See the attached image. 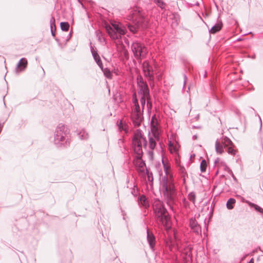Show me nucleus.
Listing matches in <instances>:
<instances>
[{
	"instance_id": "f257e3e1",
	"label": "nucleus",
	"mask_w": 263,
	"mask_h": 263,
	"mask_svg": "<svg viewBox=\"0 0 263 263\" xmlns=\"http://www.w3.org/2000/svg\"><path fill=\"white\" fill-rule=\"evenodd\" d=\"M162 164L165 173V176L162 178V186L163 189V195L166 200L167 204L171 207L175 202L177 195L175 187L174 178L171 172V166L169 164L162 160Z\"/></svg>"
},
{
	"instance_id": "f03ea898",
	"label": "nucleus",
	"mask_w": 263,
	"mask_h": 263,
	"mask_svg": "<svg viewBox=\"0 0 263 263\" xmlns=\"http://www.w3.org/2000/svg\"><path fill=\"white\" fill-rule=\"evenodd\" d=\"M152 207L155 218L157 222L163 226L166 227L170 218L163 202L159 199H154L152 203Z\"/></svg>"
},
{
	"instance_id": "7ed1b4c3",
	"label": "nucleus",
	"mask_w": 263,
	"mask_h": 263,
	"mask_svg": "<svg viewBox=\"0 0 263 263\" xmlns=\"http://www.w3.org/2000/svg\"><path fill=\"white\" fill-rule=\"evenodd\" d=\"M132 15V18L136 22L135 25L128 24V28L129 30L133 32L136 33L139 28L145 29L150 27L151 23L148 18L145 17L141 11L136 8L134 9L130 12Z\"/></svg>"
},
{
	"instance_id": "20e7f679",
	"label": "nucleus",
	"mask_w": 263,
	"mask_h": 263,
	"mask_svg": "<svg viewBox=\"0 0 263 263\" xmlns=\"http://www.w3.org/2000/svg\"><path fill=\"white\" fill-rule=\"evenodd\" d=\"M53 143L58 147H66L69 145V136L67 128L64 125L59 124L56 128Z\"/></svg>"
},
{
	"instance_id": "39448f33",
	"label": "nucleus",
	"mask_w": 263,
	"mask_h": 263,
	"mask_svg": "<svg viewBox=\"0 0 263 263\" xmlns=\"http://www.w3.org/2000/svg\"><path fill=\"white\" fill-rule=\"evenodd\" d=\"M134 152L136 155H143L142 146L147 147V140L140 129H137L134 135L132 140Z\"/></svg>"
},
{
	"instance_id": "423d86ee",
	"label": "nucleus",
	"mask_w": 263,
	"mask_h": 263,
	"mask_svg": "<svg viewBox=\"0 0 263 263\" xmlns=\"http://www.w3.org/2000/svg\"><path fill=\"white\" fill-rule=\"evenodd\" d=\"M142 70L144 77L147 78L152 87H154L155 85V75L158 80H160L161 79V74H157L155 72L153 67L147 61H144L143 63Z\"/></svg>"
},
{
	"instance_id": "0eeeda50",
	"label": "nucleus",
	"mask_w": 263,
	"mask_h": 263,
	"mask_svg": "<svg viewBox=\"0 0 263 263\" xmlns=\"http://www.w3.org/2000/svg\"><path fill=\"white\" fill-rule=\"evenodd\" d=\"M106 30L110 37L114 40L121 39V35L125 34V29L119 24L115 23L112 24L111 26L107 25Z\"/></svg>"
},
{
	"instance_id": "6e6552de",
	"label": "nucleus",
	"mask_w": 263,
	"mask_h": 263,
	"mask_svg": "<svg viewBox=\"0 0 263 263\" xmlns=\"http://www.w3.org/2000/svg\"><path fill=\"white\" fill-rule=\"evenodd\" d=\"M131 48L135 58L138 60L145 58L148 53L146 47L141 42L137 41L133 42Z\"/></svg>"
},
{
	"instance_id": "1a4fd4ad",
	"label": "nucleus",
	"mask_w": 263,
	"mask_h": 263,
	"mask_svg": "<svg viewBox=\"0 0 263 263\" xmlns=\"http://www.w3.org/2000/svg\"><path fill=\"white\" fill-rule=\"evenodd\" d=\"M143 155H136L133 160V163L137 168V171L140 173H144L146 170V164L142 159Z\"/></svg>"
},
{
	"instance_id": "9d476101",
	"label": "nucleus",
	"mask_w": 263,
	"mask_h": 263,
	"mask_svg": "<svg viewBox=\"0 0 263 263\" xmlns=\"http://www.w3.org/2000/svg\"><path fill=\"white\" fill-rule=\"evenodd\" d=\"M221 141L223 144L224 147L227 148V152L229 154L235 155L236 151L234 149L235 145L232 141L227 137H222Z\"/></svg>"
},
{
	"instance_id": "9b49d317",
	"label": "nucleus",
	"mask_w": 263,
	"mask_h": 263,
	"mask_svg": "<svg viewBox=\"0 0 263 263\" xmlns=\"http://www.w3.org/2000/svg\"><path fill=\"white\" fill-rule=\"evenodd\" d=\"M189 226L192 232L196 235H199L201 233V227L198 224L195 217H191L189 220Z\"/></svg>"
},
{
	"instance_id": "f8f14e48",
	"label": "nucleus",
	"mask_w": 263,
	"mask_h": 263,
	"mask_svg": "<svg viewBox=\"0 0 263 263\" xmlns=\"http://www.w3.org/2000/svg\"><path fill=\"white\" fill-rule=\"evenodd\" d=\"M154 133L148 132V146L150 149L154 150L157 145V141L160 140V133H158V135H155Z\"/></svg>"
},
{
	"instance_id": "ddd939ff",
	"label": "nucleus",
	"mask_w": 263,
	"mask_h": 263,
	"mask_svg": "<svg viewBox=\"0 0 263 263\" xmlns=\"http://www.w3.org/2000/svg\"><path fill=\"white\" fill-rule=\"evenodd\" d=\"M146 239L149 247L152 251H155L156 245V237L152 231H150L148 227H146Z\"/></svg>"
},
{
	"instance_id": "4468645a",
	"label": "nucleus",
	"mask_w": 263,
	"mask_h": 263,
	"mask_svg": "<svg viewBox=\"0 0 263 263\" xmlns=\"http://www.w3.org/2000/svg\"><path fill=\"white\" fill-rule=\"evenodd\" d=\"M183 258L184 263H191L192 262V248L189 246L184 247L183 252Z\"/></svg>"
},
{
	"instance_id": "2eb2a0df",
	"label": "nucleus",
	"mask_w": 263,
	"mask_h": 263,
	"mask_svg": "<svg viewBox=\"0 0 263 263\" xmlns=\"http://www.w3.org/2000/svg\"><path fill=\"white\" fill-rule=\"evenodd\" d=\"M159 121L156 115H153L151 121V131L149 132L154 133L156 136L158 135V133H159Z\"/></svg>"
},
{
	"instance_id": "dca6fc26",
	"label": "nucleus",
	"mask_w": 263,
	"mask_h": 263,
	"mask_svg": "<svg viewBox=\"0 0 263 263\" xmlns=\"http://www.w3.org/2000/svg\"><path fill=\"white\" fill-rule=\"evenodd\" d=\"M131 119L135 126H139L143 119L142 112H132Z\"/></svg>"
},
{
	"instance_id": "f3484780",
	"label": "nucleus",
	"mask_w": 263,
	"mask_h": 263,
	"mask_svg": "<svg viewBox=\"0 0 263 263\" xmlns=\"http://www.w3.org/2000/svg\"><path fill=\"white\" fill-rule=\"evenodd\" d=\"M138 93L146 98H150L149 89L146 83H142L140 86H138Z\"/></svg>"
},
{
	"instance_id": "a211bd4d",
	"label": "nucleus",
	"mask_w": 263,
	"mask_h": 263,
	"mask_svg": "<svg viewBox=\"0 0 263 263\" xmlns=\"http://www.w3.org/2000/svg\"><path fill=\"white\" fill-rule=\"evenodd\" d=\"M28 62L26 59L22 58L20 59L18 63L17 64L16 69L15 70L16 72H19L20 71H24L27 67Z\"/></svg>"
},
{
	"instance_id": "6ab92c4d",
	"label": "nucleus",
	"mask_w": 263,
	"mask_h": 263,
	"mask_svg": "<svg viewBox=\"0 0 263 263\" xmlns=\"http://www.w3.org/2000/svg\"><path fill=\"white\" fill-rule=\"evenodd\" d=\"M138 202L139 205L143 206L145 209H147L149 207V202L144 195H141L138 197Z\"/></svg>"
},
{
	"instance_id": "aec40b11",
	"label": "nucleus",
	"mask_w": 263,
	"mask_h": 263,
	"mask_svg": "<svg viewBox=\"0 0 263 263\" xmlns=\"http://www.w3.org/2000/svg\"><path fill=\"white\" fill-rule=\"evenodd\" d=\"M132 97L133 103L134 104L133 112H141L136 92L133 94Z\"/></svg>"
},
{
	"instance_id": "412c9836",
	"label": "nucleus",
	"mask_w": 263,
	"mask_h": 263,
	"mask_svg": "<svg viewBox=\"0 0 263 263\" xmlns=\"http://www.w3.org/2000/svg\"><path fill=\"white\" fill-rule=\"evenodd\" d=\"M222 27V23L221 21L218 22L217 23L215 24L210 30V33L215 34L216 32L219 31Z\"/></svg>"
},
{
	"instance_id": "4be33fe9",
	"label": "nucleus",
	"mask_w": 263,
	"mask_h": 263,
	"mask_svg": "<svg viewBox=\"0 0 263 263\" xmlns=\"http://www.w3.org/2000/svg\"><path fill=\"white\" fill-rule=\"evenodd\" d=\"M223 144L221 140L217 139L215 142V149L217 153L221 154L223 153Z\"/></svg>"
},
{
	"instance_id": "5701e85b",
	"label": "nucleus",
	"mask_w": 263,
	"mask_h": 263,
	"mask_svg": "<svg viewBox=\"0 0 263 263\" xmlns=\"http://www.w3.org/2000/svg\"><path fill=\"white\" fill-rule=\"evenodd\" d=\"M90 50L93 58L95 61L96 63L97 64L98 63H99L100 62H101L102 61L101 60L100 55L98 54L97 51L92 46H90Z\"/></svg>"
},
{
	"instance_id": "b1692460",
	"label": "nucleus",
	"mask_w": 263,
	"mask_h": 263,
	"mask_svg": "<svg viewBox=\"0 0 263 263\" xmlns=\"http://www.w3.org/2000/svg\"><path fill=\"white\" fill-rule=\"evenodd\" d=\"M78 135L81 140H86L88 138V134L84 129L78 131Z\"/></svg>"
},
{
	"instance_id": "393cba45",
	"label": "nucleus",
	"mask_w": 263,
	"mask_h": 263,
	"mask_svg": "<svg viewBox=\"0 0 263 263\" xmlns=\"http://www.w3.org/2000/svg\"><path fill=\"white\" fill-rule=\"evenodd\" d=\"M236 203V200L233 198H229L226 203L227 208L228 210H232L234 208V205Z\"/></svg>"
},
{
	"instance_id": "a878e982",
	"label": "nucleus",
	"mask_w": 263,
	"mask_h": 263,
	"mask_svg": "<svg viewBox=\"0 0 263 263\" xmlns=\"http://www.w3.org/2000/svg\"><path fill=\"white\" fill-rule=\"evenodd\" d=\"M104 76L109 79H111L112 78V74L110 70V69L108 68H105L102 71Z\"/></svg>"
},
{
	"instance_id": "bb28decb",
	"label": "nucleus",
	"mask_w": 263,
	"mask_h": 263,
	"mask_svg": "<svg viewBox=\"0 0 263 263\" xmlns=\"http://www.w3.org/2000/svg\"><path fill=\"white\" fill-rule=\"evenodd\" d=\"M158 7H160L162 10L165 8V3L162 0H152Z\"/></svg>"
},
{
	"instance_id": "cd10ccee",
	"label": "nucleus",
	"mask_w": 263,
	"mask_h": 263,
	"mask_svg": "<svg viewBox=\"0 0 263 263\" xmlns=\"http://www.w3.org/2000/svg\"><path fill=\"white\" fill-rule=\"evenodd\" d=\"M249 205L250 207L254 208V209L257 212L263 214V209L258 205L252 202H249Z\"/></svg>"
},
{
	"instance_id": "c85d7f7f",
	"label": "nucleus",
	"mask_w": 263,
	"mask_h": 263,
	"mask_svg": "<svg viewBox=\"0 0 263 263\" xmlns=\"http://www.w3.org/2000/svg\"><path fill=\"white\" fill-rule=\"evenodd\" d=\"M60 27L62 30L67 31L69 28V24L68 22H62L60 23Z\"/></svg>"
},
{
	"instance_id": "c756f323",
	"label": "nucleus",
	"mask_w": 263,
	"mask_h": 263,
	"mask_svg": "<svg viewBox=\"0 0 263 263\" xmlns=\"http://www.w3.org/2000/svg\"><path fill=\"white\" fill-rule=\"evenodd\" d=\"M96 36L98 39V40L100 42H105V38L103 36V33L100 30H97L96 32Z\"/></svg>"
},
{
	"instance_id": "7c9ffc66",
	"label": "nucleus",
	"mask_w": 263,
	"mask_h": 263,
	"mask_svg": "<svg viewBox=\"0 0 263 263\" xmlns=\"http://www.w3.org/2000/svg\"><path fill=\"white\" fill-rule=\"evenodd\" d=\"M207 167V163L205 160H202L200 162V171L202 173L206 171Z\"/></svg>"
},
{
	"instance_id": "2f4dec72",
	"label": "nucleus",
	"mask_w": 263,
	"mask_h": 263,
	"mask_svg": "<svg viewBox=\"0 0 263 263\" xmlns=\"http://www.w3.org/2000/svg\"><path fill=\"white\" fill-rule=\"evenodd\" d=\"M169 150L171 153H175L177 152V148L176 146L174 145L171 141L169 142Z\"/></svg>"
},
{
	"instance_id": "473e14b6",
	"label": "nucleus",
	"mask_w": 263,
	"mask_h": 263,
	"mask_svg": "<svg viewBox=\"0 0 263 263\" xmlns=\"http://www.w3.org/2000/svg\"><path fill=\"white\" fill-rule=\"evenodd\" d=\"M188 198L189 199L192 201L193 203H195L196 200V195L194 192H190L188 194Z\"/></svg>"
},
{
	"instance_id": "72a5a7b5",
	"label": "nucleus",
	"mask_w": 263,
	"mask_h": 263,
	"mask_svg": "<svg viewBox=\"0 0 263 263\" xmlns=\"http://www.w3.org/2000/svg\"><path fill=\"white\" fill-rule=\"evenodd\" d=\"M179 172L180 175L187 174L184 167L183 166L180 165V164L179 165Z\"/></svg>"
},
{
	"instance_id": "f704fd0d",
	"label": "nucleus",
	"mask_w": 263,
	"mask_h": 263,
	"mask_svg": "<svg viewBox=\"0 0 263 263\" xmlns=\"http://www.w3.org/2000/svg\"><path fill=\"white\" fill-rule=\"evenodd\" d=\"M146 174L147 176V179L148 181L149 182H153V174L152 172H149L147 169H146Z\"/></svg>"
},
{
	"instance_id": "c9c22d12",
	"label": "nucleus",
	"mask_w": 263,
	"mask_h": 263,
	"mask_svg": "<svg viewBox=\"0 0 263 263\" xmlns=\"http://www.w3.org/2000/svg\"><path fill=\"white\" fill-rule=\"evenodd\" d=\"M50 30L53 29V27L55 29V19H54V17L52 16L51 17V19L50 21Z\"/></svg>"
},
{
	"instance_id": "e433bc0d",
	"label": "nucleus",
	"mask_w": 263,
	"mask_h": 263,
	"mask_svg": "<svg viewBox=\"0 0 263 263\" xmlns=\"http://www.w3.org/2000/svg\"><path fill=\"white\" fill-rule=\"evenodd\" d=\"M137 85L138 86H140L142 84V83H146L144 81L143 78L141 76L138 77L137 78Z\"/></svg>"
},
{
	"instance_id": "4c0bfd02",
	"label": "nucleus",
	"mask_w": 263,
	"mask_h": 263,
	"mask_svg": "<svg viewBox=\"0 0 263 263\" xmlns=\"http://www.w3.org/2000/svg\"><path fill=\"white\" fill-rule=\"evenodd\" d=\"M146 100V96H141L140 101V103H141V106H142V107L143 109L144 107Z\"/></svg>"
},
{
	"instance_id": "58836bf2",
	"label": "nucleus",
	"mask_w": 263,
	"mask_h": 263,
	"mask_svg": "<svg viewBox=\"0 0 263 263\" xmlns=\"http://www.w3.org/2000/svg\"><path fill=\"white\" fill-rule=\"evenodd\" d=\"M174 247V243L172 241H167L166 243V247L168 248L170 251L172 250L173 248Z\"/></svg>"
},
{
	"instance_id": "ea45409f",
	"label": "nucleus",
	"mask_w": 263,
	"mask_h": 263,
	"mask_svg": "<svg viewBox=\"0 0 263 263\" xmlns=\"http://www.w3.org/2000/svg\"><path fill=\"white\" fill-rule=\"evenodd\" d=\"M180 176H181V179L182 180L183 184L184 185H185V184H186V179L187 178H188V174H187V173L183 174V175H181Z\"/></svg>"
},
{
	"instance_id": "a19ab883",
	"label": "nucleus",
	"mask_w": 263,
	"mask_h": 263,
	"mask_svg": "<svg viewBox=\"0 0 263 263\" xmlns=\"http://www.w3.org/2000/svg\"><path fill=\"white\" fill-rule=\"evenodd\" d=\"M182 204H183V205L184 206V207L187 208L189 206V203L187 201V200L185 198H183L182 199Z\"/></svg>"
},
{
	"instance_id": "79ce46f5",
	"label": "nucleus",
	"mask_w": 263,
	"mask_h": 263,
	"mask_svg": "<svg viewBox=\"0 0 263 263\" xmlns=\"http://www.w3.org/2000/svg\"><path fill=\"white\" fill-rule=\"evenodd\" d=\"M147 100V106L148 107L151 108L152 107V104L151 101V97L150 98H146Z\"/></svg>"
},
{
	"instance_id": "37998d69",
	"label": "nucleus",
	"mask_w": 263,
	"mask_h": 263,
	"mask_svg": "<svg viewBox=\"0 0 263 263\" xmlns=\"http://www.w3.org/2000/svg\"><path fill=\"white\" fill-rule=\"evenodd\" d=\"M183 78H184V83H183L184 84H183V88H184L185 84H186L187 80V77L186 74H185V73L183 74Z\"/></svg>"
},
{
	"instance_id": "c03bdc74",
	"label": "nucleus",
	"mask_w": 263,
	"mask_h": 263,
	"mask_svg": "<svg viewBox=\"0 0 263 263\" xmlns=\"http://www.w3.org/2000/svg\"><path fill=\"white\" fill-rule=\"evenodd\" d=\"M97 65H98V66L100 67V68L101 69L102 71L105 68L103 67L102 61L101 62H100L99 63H97Z\"/></svg>"
},
{
	"instance_id": "a18cd8bd",
	"label": "nucleus",
	"mask_w": 263,
	"mask_h": 263,
	"mask_svg": "<svg viewBox=\"0 0 263 263\" xmlns=\"http://www.w3.org/2000/svg\"><path fill=\"white\" fill-rule=\"evenodd\" d=\"M148 153L149 157H151V158H153V156L154 155L153 150L151 149V151H148Z\"/></svg>"
},
{
	"instance_id": "49530a36",
	"label": "nucleus",
	"mask_w": 263,
	"mask_h": 263,
	"mask_svg": "<svg viewBox=\"0 0 263 263\" xmlns=\"http://www.w3.org/2000/svg\"><path fill=\"white\" fill-rule=\"evenodd\" d=\"M231 176H232V177L233 178V180H234L235 182H237V178L235 177V176H234V174H233L232 175H231Z\"/></svg>"
},
{
	"instance_id": "de8ad7c7",
	"label": "nucleus",
	"mask_w": 263,
	"mask_h": 263,
	"mask_svg": "<svg viewBox=\"0 0 263 263\" xmlns=\"http://www.w3.org/2000/svg\"><path fill=\"white\" fill-rule=\"evenodd\" d=\"M224 171H227H227L228 170V169H229V168H229V167H228L226 164H224Z\"/></svg>"
},
{
	"instance_id": "09e8293b",
	"label": "nucleus",
	"mask_w": 263,
	"mask_h": 263,
	"mask_svg": "<svg viewBox=\"0 0 263 263\" xmlns=\"http://www.w3.org/2000/svg\"><path fill=\"white\" fill-rule=\"evenodd\" d=\"M227 172L228 173H229L231 175L233 174V172L232 171V170L230 168L228 169V170L227 171Z\"/></svg>"
},
{
	"instance_id": "8fccbe9b",
	"label": "nucleus",
	"mask_w": 263,
	"mask_h": 263,
	"mask_svg": "<svg viewBox=\"0 0 263 263\" xmlns=\"http://www.w3.org/2000/svg\"><path fill=\"white\" fill-rule=\"evenodd\" d=\"M227 172L228 173H229L231 175L233 174V172L232 171V170L230 168L228 169V170L227 171Z\"/></svg>"
},
{
	"instance_id": "3c124183",
	"label": "nucleus",
	"mask_w": 263,
	"mask_h": 263,
	"mask_svg": "<svg viewBox=\"0 0 263 263\" xmlns=\"http://www.w3.org/2000/svg\"><path fill=\"white\" fill-rule=\"evenodd\" d=\"M132 194H133L134 196H135L136 195L135 194V188H133L132 191L131 192Z\"/></svg>"
},
{
	"instance_id": "603ef678",
	"label": "nucleus",
	"mask_w": 263,
	"mask_h": 263,
	"mask_svg": "<svg viewBox=\"0 0 263 263\" xmlns=\"http://www.w3.org/2000/svg\"><path fill=\"white\" fill-rule=\"evenodd\" d=\"M51 33L52 36L54 37L55 35V32L53 31V29L51 30Z\"/></svg>"
},
{
	"instance_id": "864d4df0",
	"label": "nucleus",
	"mask_w": 263,
	"mask_h": 263,
	"mask_svg": "<svg viewBox=\"0 0 263 263\" xmlns=\"http://www.w3.org/2000/svg\"><path fill=\"white\" fill-rule=\"evenodd\" d=\"M219 160H220L219 158H217L215 160L214 163L215 164H217V163L219 162Z\"/></svg>"
},
{
	"instance_id": "5fc2aeb1",
	"label": "nucleus",
	"mask_w": 263,
	"mask_h": 263,
	"mask_svg": "<svg viewBox=\"0 0 263 263\" xmlns=\"http://www.w3.org/2000/svg\"><path fill=\"white\" fill-rule=\"evenodd\" d=\"M248 263H254V259L252 258Z\"/></svg>"
},
{
	"instance_id": "6e6d98bb",
	"label": "nucleus",
	"mask_w": 263,
	"mask_h": 263,
	"mask_svg": "<svg viewBox=\"0 0 263 263\" xmlns=\"http://www.w3.org/2000/svg\"><path fill=\"white\" fill-rule=\"evenodd\" d=\"M193 139L195 140V139H197L198 138V136L197 135H194L193 136Z\"/></svg>"
},
{
	"instance_id": "4d7b16f0",
	"label": "nucleus",
	"mask_w": 263,
	"mask_h": 263,
	"mask_svg": "<svg viewBox=\"0 0 263 263\" xmlns=\"http://www.w3.org/2000/svg\"><path fill=\"white\" fill-rule=\"evenodd\" d=\"M71 36V32H70L69 33V34H68V39H67V40H69V39L70 38Z\"/></svg>"
},
{
	"instance_id": "13d9d810",
	"label": "nucleus",
	"mask_w": 263,
	"mask_h": 263,
	"mask_svg": "<svg viewBox=\"0 0 263 263\" xmlns=\"http://www.w3.org/2000/svg\"><path fill=\"white\" fill-rule=\"evenodd\" d=\"M259 120H260V128H261V126H262V122H261V120L260 117H259Z\"/></svg>"
},
{
	"instance_id": "bf43d9fd",
	"label": "nucleus",
	"mask_w": 263,
	"mask_h": 263,
	"mask_svg": "<svg viewBox=\"0 0 263 263\" xmlns=\"http://www.w3.org/2000/svg\"><path fill=\"white\" fill-rule=\"evenodd\" d=\"M119 128H120V129H123V128L121 127V121L120 122V123Z\"/></svg>"
},
{
	"instance_id": "052dcab7",
	"label": "nucleus",
	"mask_w": 263,
	"mask_h": 263,
	"mask_svg": "<svg viewBox=\"0 0 263 263\" xmlns=\"http://www.w3.org/2000/svg\"><path fill=\"white\" fill-rule=\"evenodd\" d=\"M194 127L195 128H200V127H199V126H194Z\"/></svg>"
},
{
	"instance_id": "680f3d73",
	"label": "nucleus",
	"mask_w": 263,
	"mask_h": 263,
	"mask_svg": "<svg viewBox=\"0 0 263 263\" xmlns=\"http://www.w3.org/2000/svg\"><path fill=\"white\" fill-rule=\"evenodd\" d=\"M206 71H205V73H204V77H206Z\"/></svg>"
},
{
	"instance_id": "e2e57ef3",
	"label": "nucleus",
	"mask_w": 263,
	"mask_h": 263,
	"mask_svg": "<svg viewBox=\"0 0 263 263\" xmlns=\"http://www.w3.org/2000/svg\"><path fill=\"white\" fill-rule=\"evenodd\" d=\"M190 90V87H188V90L187 91V92L189 91Z\"/></svg>"
},
{
	"instance_id": "0e129e2a",
	"label": "nucleus",
	"mask_w": 263,
	"mask_h": 263,
	"mask_svg": "<svg viewBox=\"0 0 263 263\" xmlns=\"http://www.w3.org/2000/svg\"><path fill=\"white\" fill-rule=\"evenodd\" d=\"M193 156H195V155H193V156H191V157H193Z\"/></svg>"
},
{
	"instance_id": "69168bd1",
	"label": "nucleus",
	"mask_w": 263,
	"mask_h": 263,
	"mask_svg": "<svg viewBox=\"0 0 263 263\" xmlns=\"http://www.w3.org/2000/svg\"><path fill=\"white\" fill-rule=\"evenodd\" d=\"M193 156H195V155H193V156H191V157H193Z\"/></svg>"
},
{
	"instance_id": "338daca9",
	"label": "nucleus",
	"mask_w": 263,
	"mask_h": 263,
	"mask_svg": "<svg viewBox=\"0 0 263 263\" xmlns=\"http://www.w3.org/2000/svg\"><path fill=\"white\" fill-rule=\"evenodd\" d=\"M193 156H195V155H193V156H191V157H193Z\"/></svg>"
},
{
	"instance_id": "774afa93",
	"label": "nucleus",
	"mask_w": 263,
	"mask_h": 263,
	"mask_svg": "<svg viewBox=\"0 0 263 263\" xmlns=\"http://www.w3.org/2000/svg\"><path fill=\"white\" fill-rule=\"evenodd\" d=\"M252 58L253 59L255 58V55L254 56H252Z\"/></svg>"
}]
</instances>
